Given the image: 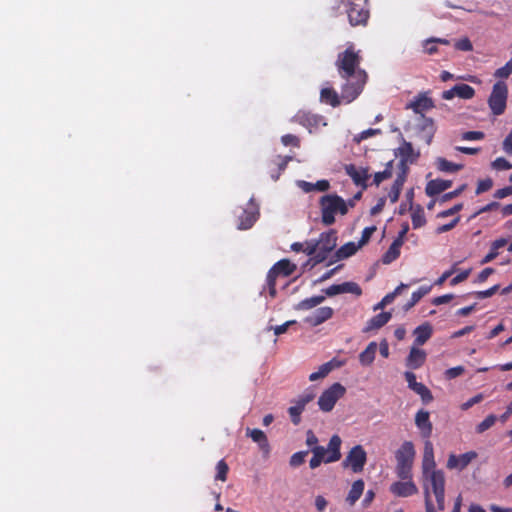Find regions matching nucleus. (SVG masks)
<instances>
[{"instance_id":"nucleus-5","label":"nucleus","mask_w":512,"mask_h":512,"mask_svg":"<svg viewBox=\"0 0 512 512\" xmlns=\"http://www.w3.org/2000/svg\"><path fill=\"white\" fill-rule=\"evenodd\" d=\"M346 77L347 83L342 89L341 98L347 102H351L360 94L366 82L367 75L364 70H357V74L355 76Z\"/></svg>"},{"instance_id":"nucleus-3","label":"nucleus","mask_w":512,"mask_h":512,"mask_svg":"<svg viewBox=\"0 0 512 512\" xmlns=\"http://www.w3.org/2000/svg\"><path fill=\"white\" fill-rule=\"evenodd\" d=\"M414 456V446L410 441L404 442L402 446L396 451V472L400 479L408 480L411 478V469Z\"/></svg>"},{"instance_id":"nucleus-7","label":"nucleus","mask_w":512,"mask_h":512,"mask_svg":"<svg viewBox=\"0 0 512 512\" xmlns=\"http://www.w3.org/2000/svg\"><path fill=\"white\" fill-rule=\"evenodd\" d=\"M346 393V388L340 383H334L331 387L322 392V411H331L336 402Z\"/></svg>"},{"instance_id":"nucleus-51","label":"nucleus","mask_w":512,"mask_h":512,"mask_svg":"<svg viewBox=\"0 0 512 512\" xmlns=\"http://www.w3.org/2000/svg\"><path fill=\"white\" fill-rule=\"evenodd\" d=\"M491 166L496 170H508L512 168V165L503 157L497 158L492 162Z\"/></svg>"},{"instance_id":"nucleus-4","label":"nucleus","mask_w":512,"mask_h":512,"mask_svg":"<svg viewBox=\"0 0 512 512\" xmlns=\"http://www.w3.org/2000/svg\"><path fill=\"white\" fill-rule=\"evenodd\" d=\"M508 87L505 82L498 81L494 84L492 93L489 96L488 104L494 115H501L506 108Z\"/></svg>"},{"instance_id":"nucleus-15","label":"nucleus","mask_w":512,"mask_h":512,"mask_svg":"<svg viewBox=\"0 0 512 512\" xmlns=\"http://www.w3.org/2000/svg\"><path fill=\"white\" fill-rule=\"evenodd\" d=\"M337 232L330 229L325 235H322V264H326L330 258L331 251L336 247Z\"/></svg>"},{"instance_id":"nucleus-38","label":"nucleus","mask_w":512,"mask_h":512,"mask_svg":"<svg viewBox=\"0 0 512 512\" xmlns=\"http://www.w3.org/2000/svg\"><path fill=\"white\" fill-rule=\"evenodd\" d=\"M322 100L329 102L333 107H336L340 104V97L334 90L330 88L322 89Z\"/></svg>"},{"instance_id":"nucleus-60","label":"nucleus","mask_w":512,"mask_h":512,"mask_svg":"<svg viewBox=\"0 0 512 512\" xmlns=\"http://www.w3.org/2000/svg\"><path fill=\"white\" fill-rule=\"evenodd\" d=\"M455 47L461 51H471L473 49L472 43L468 38L457 41Z\"/></svg>"},{"instance_id":"nucleus-33","label":"nucleus","mask_w":512,"mask_h":512,"mask_svg":"<svg viewBox=\"0 0 512 512\" xmlns=\"http://www.w3.org/2000/svg\"><path fill=\"white\" fill-rule=\"evenodd\" d=\"M320 304V295H315L310 298H306L295 305V310L306 311L317 307Z\"/></svg>"},{"instance_id":"nucleus-44","label":"nucleus","mask_w":512,"mask_h":512,"mask_svg":"<svg viewBox=\"0 0 512 512\" xmlns=\"http://www.w3.org/2000/svg\"><path fill=\"white\" fill-rule=\"evenodd\" d=\"M303 409H304L303 404H299L298 402H296V405L291 406L289 408L288 412L290 414L292 422L295 425L299 424V422H300V415H301Z\"/></svg>"},{"instance_id":"nucleus-49","label":"nucleus","mask_w":512,"mask_h":512,"mask_svg":"<svg viewBox=\"0 0 512 512\" xmlns=\"http://www.w3.org/2000/svg\"><path fill=\"white\" fill-rule=\"evenodd\" d=\"M281 142L284 146L299 147L300 139L293 134H286L281 137Z\"/></svg>"},{"instance_id":"nucleus-20","label":"nucleus","mask_w":512,"mask_h":512,"mask_svg":"<svg viewBox=\"0 0 512 512\" xmlns=\"http://www.w3.org/2000/svg\"><path fill=\"white\" fill-rule=\"evenodd\" d=\"M452 185L451 180H443V179H434L430 180L425 188V192L429 197L436 196L443 191L450 188Z\"/></svg>"},{"instance_id":"nucleus-59","label":"nucleus","mask_w":512,"mask_h":512,"mask_svg":"<svg viewBox=\"0 0 512 512\" xmlns=\"http://www.w3.org/2000/svg\"><path fill=\"white\" fill-rule=\"evenodd\" d=\"M379 133H380L379 129H368V130L363 131L360 135L356 136L354 138V141L356 143H360L362 140H364V139H366L368 137L377 135Z\"/></svg>"},{"instance_id":"nucleus-28","label":"nucleus","mask_w":512,"mask_h":512,"mask_svg":"<svg viewBox=\"0 0 512 512\" xmlns=\"http://www.w3.org/2000/svg\"><path fill=\"white\" fill-rule=\"evenodd\" d=\"M432 331V326L427 322L418 326L414 330V334L416 335L415 344L418 346L425 344L426 341L431 337Z\"/></svg>"},{"instance_id":"nucleus-47","label":"nucleus","mask_w":512,"mask_h":512,"mask_svg":"<svg viewBox=\"0 0 512 512\" xmlns=\"http://www.w3.org/2000/svg\"><path fill=\"white\" fill-rule=\"evenodd\" d=\"M376 231V226L367 227L363 230L362 236L357 244L358 249L367 244L372 236V234Z\"/></svg>"},{"instance_id":"nucleus-22","label":"nucleus","mask_w":512,"mask_h":512,"mask_svg":"<svg viewBox=\"0 0 512 512\" xmlns=\"http://www.w3.org/2000/svg\"><path fill=\"white\" fill-rule=\"evenodd\" d=\"M425 359L426 353L424 350L412 347L406 359V365L412 369H417L424 364Z\"/></svg>"},{"instance_id":"nucleus-23","label":"nucleus","mask_w":512,"mask_h":512,"mask_svg":"<svg viewBox=\"0 0 512 512\" xmlns=\"http://www.w3.org/2000/svg\"><path fill=\"white\" fill-rule=\"evenodd\" d=\"M294 120L299 124L307 127L310 132L318 127L319 119L316 115L305 111H299L295 116Z\"/></svg>"},{"instance_id":"nucleus-43","label":"nucleus","mask_w":512,"mask_h":512,"mask_svg":"<svg viewBox=\"0 0 512 512\" xmlns=\"http://www.w3.org/2000/svg\"><path fill=\"white\" fill-rule=\"evenodd\" d=\"M458 458L460 470H463L472 462V460L477 458V453L475 451H469L460 455Z\"/></svg>"},{"instance_id":"nucleus-61","label":"nucleus","mask_w":512,"mask_h":512,"mask_svg":"<svg viewBox=\"0 0 512 512\" xmlns=\"http://www.w3.org/2000/svg\"><path fill=\"white\" fill-rule=\"evenodd\" d=\"M499 289V285H494L488 290L485 291H478L475 293L476 297L479 299H485L493 296Z\"/></svg>"},{"instance_id":"nucleus-52","label":"nucleus","mask_w":512,"mask_h":512,"mask_svg":"<svg viewBox=\"0 0 512 512\" xmlns=\"http://www.w3.org/2000/svg\"><path fill=\"white\" fill-rule=\"evenodd\" d=\"M303 322L309 327L320 325V312L317 310L311 316L303 319Z\"/></svg>"},{"instance_id":"nucleus-39","label":"nucleus","mask_w":512,"mask_h":512,"mask_svg":"<svg viewBox=\"0 0 512 512\" xmlns=\"http://www.w3.org/2000/svg\"><path fill=\"white\" fill-rule=\"evenodd\" d=\"M392 168H393V161H389L386 164V168H385L384 171L375 173V175H374V183H375V185L379 186V184L382 181L391 178V176H392Z\"/></svg>"},{"instance_id":"nucleus-11","label":"nucleus","mask_w":512,"mask_h":512,"mask_svg":"<svg viewBox=\"0 0 512 512\" xmlns=\"http://www.w3.org/2000/svg\"><path fill=\"white\" fill-rule=\"evenodd\" d=\"M400 172L397 175L396 180L394 181L391 190L389 192V198L391 202H397L400 196L401 189L406 180V175L408 172V166L406 164V159H401L399 163Z\"/></svg>"},{"instance_id":"nucleus-18","label":"nucleus","mask_w":512,"mask_h":512,"mask_svg":"<svg viewBox=\"0 0 512 512\" xmlns=\"http://www.w3.org/2000/svg\"><path fill=\"white\" fill-rule=\"evenodd\" d=\"M436 466L435 460H434V451H433V445L432 443L427 440L424 444V454H423V462H422V469H423V475L427 477V474L430 471H433Z\"/></svg>"},{"instance_id":"nucleus-35","label":"nucleus","mask_w":512,"mask_h":512,"mask_svg":"<svg viewBox=\"0 0 512 512\" xmlns=\"http://www.w3.org/2000/svg\"><path fill=\"white\" fill-rule=\"evenodd\" d=\"M453 92L455 96H458L462 99H470L474 96V89L467 84H458L453 87Z\"/></svg>"},{"instance_id":"nucleus-32","label":"nucleus","mask_w":512,"mask_h":512,"mask_svg":"<svg viewBox=\"0 0 512 512\" xmlns=\"http://www.w3.org/2000/svg\"><path fill=\"white\" fill-rule=\"evenodd\" d=\"M399 154L401 155L402 159H406V163L410 161V163H413L415 158L419 157V152L416 154L414 153L413 146L410 142L403 141V145L398 149Z\"/></svg>"},{"instance_id":"nucleus-34","label":"nucleus","mask_w":512,"mask_h":512,"mask_svg":"<svg viewBox=\"0 0 512 512\" xmlns=\"http://www.w3.org/2000/svg\"><path fill=\"white\" fill-rule=\"evenodd\" d=\"M437 168L442 172H457L461 169H463L462 164H455L452 162H449L445 158L439 157L436 161Z\"/></svg>"},{"instance_id":"nucleus-50","label":"nucleus","mask_w":512,"mask_h":512,"mask_svg":"<svg viewBox=\"0 0 512 512\" xmlns=\"http://www.w3.org/2000/svg\"><path fill=\"white\" fill-rule=\"evenodd\" d=\"M493 186V181L491 178H486L484 180H480L478 182V186L476 188V194H482L488 190H490Z\"/></svg>"},{"instance_id":"nucleus-64","label":"nucleus","mask_w":512,"mask_h":512,"mask_svg":"<svg viewBox=\"0 0 512 512\" xmlns=\"http://www.w3.org/2000/svg\"><path fill=\"white\" fill-rule=\"evenodd\" d=\"M503 149L507 154H512V130L503 141Z\"/></svg>"},{"instance_id":"nucleus-10","label":"nucleus","mask_w":512,"mask_h":512,"mask_svg":"<svg viewBox=\"0 0 512 512\" xmlns=\"http://www.w3.org/2000/svg\"><path fill=\"white\" fill-rule=\"evenodd\" d=\"M346 13L350 24L353 26L365 24L369 17V11L355 2L349 3V8H347Z\"/></svg>"},{"instance_id":"nucleus-53","label":"nucleus","mask_w":512,"mask_h":512,"mask_svg":"<svg viewBox=\"0 0 512 512\" xmlns=\"http://www.w3.org/2000/svg\"><path fill=\"white\" fill-rule=\"evenodd\" d=\"M316 396V393L311 390V389H308L306 390L302 395L299 396V399L297 400V402L299 404H303V407H305V405L307 403H309L310 401H312Z\"/></svg>"},{"instance_id":"nucleus-19","label":"nucleus","mask_w":512,"mask_h":512,"mask_svg":"<svg viewBox=\"0 0 512 512\" xmlns=\"http://www.w3.org/2000/svg\"><path fill=\"white\" fill-rule=\"evenodd\" d=\"M415 424L421 431L423 438H429L432 433V423L429 420V412L420 410L415 417Z\"/></svg>"},{"instance_id":"nucleus-9","label":"nucleus","mask_w":512,"mask_h":512,"mask_svg":"<svg viewBox=\"0 0 512 512\" xmlns=\"http://www.w3.org/2000/svg\"><path fill=\"white\" fill-rule=\"evenodd\" d=\"M342 440L338 435L332 436L327 448L322 447V462H336L341 458L340 446Z\"/></svg>"},{"instance_id":"nucleus-12","label":"nucleus","mask_w":512,"mask_h":512,"mask_svg":"<svg viewBox=\"0 0 512 512\" xmlns=\"http://www.w3.org/2000/svg\"><path fill=\"white\" fill-rule=\"evenodd\" d=\"M323 291L329 297H333L341 293H352L357 296H360L362 294L361 288L355 282H344L342 284H335L326 288Z\"/></svg>"},{"instance_id":"nucleus-55","label":"nucleus","mask_w":512,"mask_h":512,"mask_svg":"<svg viewBox=\"0 0 512 512\" xmlns=\"http://www.w3.org/2000/svg\"><path fill=\"white\" fill-rule=\"evenodd\" d=\"M467 187V184H463L461 185L458 189L452 191V192H449V193H446L444 194L442 197H441V202H446V201H449L455 197H458Z\"/></svg>"},{"instance_id":"nucleus-48","label":"nucleus","mask_w":512,"mask_h":512,"mask_svg":"<svg viewBox=\"0 0 512 512\" xmlns=\"http://www.w3.org/2000/svg\"><path fill=\"white\" fill-rule=\"evenodd\" d=\"M512 74V58L505 66L496 70L494 76L498 78H508Z\"/></svg>"},{"instance_id":"nucleus-1","label":"nucleus","mask_w":512,"mask_h":512,"mask_svg":"<svg viewBox=\"0 0 512 512\" xmlns=\"http://www.w3.org/2000/svg\"><path fill=\"white\" fill-rule=\"evenodd\" d=\"M296 269V264L291 262L289 259H281L270 268L267 273L266 283L269 295L272 298H274L277 294L276 280L280 277L286 278L293 275Z\"/></svg>"},{"instance_id":"nucleus-29","label":"nucleus","mask_w":512,"mask_h":512,"mask_svg":"<svg viewBox=\"0 0 512 512\" xmlns=\"http://www.w3.org/2000/svg\"><path fill=\"white\" fill-rule=\"evenodd\" d=\"M403 240L395 239L389 249L385 252L382 257V262L384 264H390L396 258H398L400 254V247L403 245Z\"/></svg>"},{"instance_id":"nucleus-40","label":"nucleus","mask_w":512,"mask_h":512,"mask_svg":"<svg viewBox=\"0 0 512 512\" xmlns=\"http://www.w3.org/2000/svg\"><path fill=\"white\" fill-rule=\"evenodd\" d=\"M228 471H229V467H228L227 463L223 459L220 460L216 465L215 480H220L223 482L226 481Z\"/></svg>"},{"instance_id":"nucleus-25","label":"nucleus","mask_w":512,"mask_h":512,"mask_svg":"<svg viewBox=\"0 0 512 512\" xmlns=\"http://www.w3.org/2000/svg\"><path fill=\"white\" fill-rule=\"evenodd\" d=\"M426 478H429L433 492L445 491V477L442 470L430 471Z\"/></svg>"},{"instance_id":"nucleus-24","label":"nucleus","mask_w":512,"mask_h":512,"mask_svg":"<svg viewBox=\"0 0 512 512\" xmlns=\"http://www.w3.org/2000/svg\"><path fill=\"white\" fill-rule=\"evenodd\" d=\"M433 107V100L427 97L425 94H420L415 101L407 105V108H412L415 113H421L422 111L431 109Z\"/></svg>"},{"instance_id":"nucleus-30","label":"nucleus","mask_w":512,"mask_h":512,"mask_svg":"<svg viewBox=\"0 0 512 512\" xmlns=\"http://www.w3.org/2000/svg\"><path fill=\"white\" fill-rule=\"evenodd\" d=\"M377 351V343L371 342L368 344L366 349L360 353L359 361L363 366H370L374 359Z\"/></svg>"},{"instance_id":"nucleus-37","label":"nucleus","mask_w":512,"mask_h":512,"mask_svg":"<svg viewBox=\"0 0 512 512\" xmlns=\"http://www.w3.org/2000/svg\"><path fill=\"white\" fill-rule=\"evenodd\" d=\"M412 210L413 228L417 229L422 227L426 223L423 208L420 205H416V207H414Z\"/></svg>"},{"instance_id":"nucleus-13","label":"nucleus","mask_w":512,"mask_h":512,"mask_svg":"<svg viewBox=\"0 0 512 512\" xmlns=\"http://www.w3.org/2000/svg\"><path fill=\"white\" fill-rule=\"evenodd\" d=\"M344 169L347 175L352 178L355 185L361 186L362 189H366L368 187L367 180L370 177L368 168H362L361 171H358L355 165L347 164Z\"/></svg>"},{"instance_id":"nucleus-21","label":"nucleus","mask_w":512,"mask_h":512,"mask_svg":"<svg viewBox=\"0 0 512 512\" xmlns=\"http://www.w3.org/2000/svg\"><path fill=\"white\" fill-rule=\"evenodd\" d=\"M293 159L292 156H284L281 155L275 156V158L271 161V164L276 168L270 169L271 178L276 181L279 179L281 173L286 169L288 163Z\"/></svg>"},{"instance_id":"nucleus-2","label":"nucleus","mask_w":512,"mask_h":512,"mask_svg":"<svg viewBox=\"0 0 512 512\" xmlns=\"http://www.w3.org/2000/svg\"><path fill=\"white\" fill-rule=\"evenodd\" d=\"M348 212L346 202L336 194L322 196V223L332 225L335 214L345 215Z\"/></svg>"},{"instance_id":"nucleus-63","label":"nucleus","mask_w":512,"mask_h":512,"mask_svg":"<svg viewBox=\"0 0 512 512\" xmlns=\"http://www.w3.org/2000/svg\"><path fill=\"white\" fill-rule=\"evenodd\" d=\"M424 498H425L426 512H436L435 508L432 504L431 498H430V491H429L428 486L424 487Z\"/></svg>"},{"instance_id":"nucleus-14","label":"nucleus","mask_w":512,"mask_h":512,"mask_svg":"<svg viewBox=\"0 0 512 512\" xmlns=\"http://www.w3.org/2000/svg\"><path fill=\"white\" fill-rule=\"evenodd\" d=\"M359 63V57L352 50H346L340 60V68L345 72L346 76H355L356 66Z\"/></svg>"},{"instance_id":"nucleus-54","label":"nucleus","mask_w":512,"mask_h":512,"mask_svg":"<svg viewBox=\"0 0 512 512\" xmlns=\"http://www.w3.org/2000/svg\"><path fill=\"white\" fill-rule=\"evenodd\" d=\"M316 396V393L311 390V389H308L306 390L302 395L299 396V399L297 400V402L299 404H303V407H305V405L307 403H309L310 401H312Z\"/></svg>"},{"instance_id":"nucleus-16","label":"nucleus","mask_w":512,"mask_h":512,"mask_svg":"<svg viewBox=\"0 0 512 512\" xmlns=\"http://www.w3.org/2000/svg\"><path fill=\"white\" fill-rule=\"evenodd\" d=\"M358 250V247L355 243L349 242L340 247L337 251L333 253V255L330 256L328 261L326 262V266H330L333 263L346 259L352 255H354Z\"/></svg>"},{"instance_id":"nucleus-26","label":"nucleus","mask_w":512,"mask_h":512,"mask_svg":"<svg viewBox=\"0 0 512 512\" xmlns=\"http://www.w3.org/2000/svg\"><path fill=\"white\" fill-rule=\"evenodd\" d=\"M392 315L390 312H382L376 316H374L369 322L367 327L364 329V332H370L372 330H377L383 327L390 319Z\"/></svg>"},{"instance_id":"nucleus-45","label":"nucleus","mask_w":512,"mask_h":512,"mask_svg":"<svg viewBox=\"0 0 512 512\" xmlns=\"http://www.w3.org/2000/svg\"><path fill=\"white\" fill-rule=\"evenodd\" d=\"M309 454V451H299L294 453L290 458V465L292 467H298L305 462L306 456Z\"/></svg>"},{"instance_id":"nucleus-41","label":"nucleus","mask_w":512,"mask_h":512,"mask_svg":"<svg viewBox=\"0 0 512 512\" xmlns=\"http://www.w3.org/2000/svg\"><path fill=\"white\" fill-rule=\"evenodd\" d=\"M496 420L497 417L495 415H489L488 417L485 418V420H483L481 423L477 425L476 432L479 434L485 432L495 424Z\"/></svg>"},{"instance_id":"nucleus-36","label":"nucleus","mask_w":512,"mask_h":512,"mask_svg":"<svg viewBox=\"0 0 512 512\" xmlns=\"http://www.w3.org/2000/svg\"><path fill=\"white\" fill-rule=\"evenodd\" d=\"M256 221V214L253 212H248L244 210L242 215L240 216V223L238 228L241 230L249 229L253 226Z\"/></svg>"},{"instance_id":"nucleus-17","label":"nucleus","mask_w":512,"mask_h":512,"mask_svg":"<svg viewBox=\"0 0 512 512\" xmlns=\"http://www.w3.org/2000/svg\"><path fill=\"white\" fill-rule=\"evenodd\" d=\"M390 490L399 497L411 496L418 492L416 485L412 481L395 482L391 485Z\"/></svg>"},{"instance_id":"nucleus-31","label":"nucleus","mask_w":512,"mask_h":512,"mask_svg":"<svg viewBox=\"0 0 512 512\" xmlns=\"http://www.w3.org/2000/svg\"><path fill=\"white\" fill-rule=\"evenodd\" d=\"M247 435L251 437V439L259 444L260 449L268 451L269 443L265 433L260 429H248Z\"/></svg>"},{"instance_id":"nucleus-56","label":"nucleus","mask_w":512,"mask_h":512,"mask_svg":"<svg viewBox=\"0 0 512 512\" xmlns=\"http://www.w3.org/2000/svg\"><path fill=\"white\" fill-rule=\"evenodd\" d=\"M296 323L297 322L295 320H290V321H287V322H285V323H283L281 325H277L275 327H271V329H273L274 334L276 336H279V335L285 333L291 325H295Z\"/></svg>"},{"instance_id":"nucleus-42","label":"nucleus","mask_w":512,"mask_h":512,"mask_svg":"<svg viewBox=\"0 0 512 512\" xmlns=\"http://www.w3.org/2000/svg\"><path fill=\"white\" fill-rule=\"evenodd\" d=\"M413 391L421 396L424 403H429L433 400L430 390L422 383H420Z\"/></svg>"},{"instance_id":"nucleus-6","label":"nucleus","mask_w":512,"mask_h":512,"mask_svg":"<svg viewBox=\"0 0 512 512\" xmlns=\"http://www.w3.org/2000/svg\"><path fill=\"white\" fill-rule=\"evenodd\" d=\"M367 461V454L361 445L354 446L342 462L344 468L350 467L354 473L363 471Z\"/></svg>"},{"instance_id":"nucleus-27","label":"nucleus","mask_w":512,"mask_h":512,"mask_svg":"<svg viewBox=\"0 0 512 512\" xmlns=\"http://www.w3.org/2000/svg\"><path fill=\"white\" fill-rule=\"evenodd\" d=\"M364 491V481L362 479L356 480L346 497V502L353 506L361 497Z\"/></svg>"},{"instance_id":"nucleus-46","label":"nucleus","mask_w":512,"mask_h":512,"mask_svg":"<svg viewBox=\"0 0 512 512\" xmlns=\"http://www.w3.org/2000/svg\"><path fill=\"white\" fill-rule=\"evenodd\" d=\"M297 185L306 193H309L314 190L320 191V180L316 181L315 183L299 180L297 181Z\"/></svg>"},{"instance_id":"nucleus-58","label":"nucleus","mask_w":512,"mask_h":512,"mask_svg":"<svg viewBox=\"0 0 512 512\" xmlns=\"http://www.w3.org/2000/svg\"><path fill=\"white\" fill-rule=\"evenodd\" d=\"M484 133L481 131H467L462 134L463 140H481L484 138Z\"/></svg>"},{"instance_id":"nucleus-57","label":"nucleus","mask_w":512,"mask_h":512,"mask_svg":"<svg viewBox=\"0 0 512 512\" xmlns=\"http://www.w3.org/2000/svg\"><path fill=\"white\" fill-rule=\"evenodd\" d=\"M312 453L313 456L310 460V467L314 469L320 466V446H314L312 448Z\"/></svg>"},{"instance_id":"nucleus-62","label":"nucleus","mask_w":512,"mask_h":512,"mask_svg":"<svg viewBox=\"0 0 512 512\" xmlns=\"http://www.w3.org/2000/svg\"><path fill=\"white\" fill-rule=\"evenodd\" d=\"M341 365L338 361H330L322 365V378H324L327 374H329L334 368L339 367Z\"/></svg>"},{"instance_id":"nucleus-8","label":"nucleus","mask_w":512,"mask_h":512,"mask_svg":"<svg viewBox=\"0 0 512 512\" xmlns=\"http://www.w3.org/2000/svg\"><path fill=\"white\" fill-rule=\"evenodd\" d=\"M319 244V239H311L304 242H295L291 245V249L294 252H304L308 256L314 255L310 259L313 260V264L311 265V267H313L320 262V254H316Z\"/></svg>"}]
</instances>
